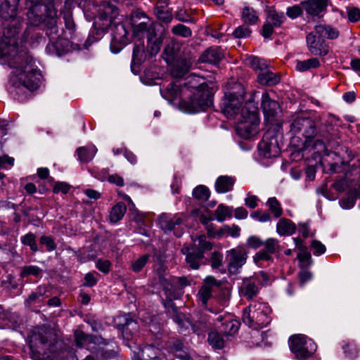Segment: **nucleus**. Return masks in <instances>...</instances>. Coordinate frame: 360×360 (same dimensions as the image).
<instances>
[{
  "label": "nucleus",
  "mask_w": 360,
  "mask_h": 360,
  "mask_svg": "<svg viewBox=\"0 0 360 360\" xmlns=\"http://www.w3.org/2000/svg\"><path fill=\"white\" fill-rule=\"evenodd\" d=\"M0 63L12 69L9 77L11 92L23 101L28 91L39 87L41 74L28 52L19 49L8 37L0 39Z\"/></svg>",
  "instance_id": "nucleus-1"
},
{
  "label": "nucleus",
  "mask_w": 360,
  "mask_h": 360,
  "mask_svg": "<svg viewBox=\"0 0 360 360\" xmlns=\"http://www.w3.org/2000/svg\"><path fill=\"white\" fill-rule=\"evenodd\" d=\"M202 78L191 75L186 79H177L169 83L163 96L170 101L181 98L179 108L188 113L205 110L212 104V96L208 86Z\"/></svg>",
  "instance_id": "nucleus-2"
},
{
  "label": "nucleus",
  "mask_w": 360,
  "mask_h": 360,
  "mask_svg": "<svg viewBox=\"0 0 360 360\" xmlns=\"http://www.w3.org/2000/svg\"><path fill=\"white\" fill-rule=\"evenodd\" d=\"M211 242L206 240L205 235L192 237V244L184 245L181 252L186 255V264L193 269H198L203 263L204 254L212 248Z\"/></svg>",
  "instance_id": "nucleus-3"
},
{
  "label": "nucleus",
  "mask_w": 360,
  "mask_h": 360,
  "mask_svg": "<svg viewBox=\"0 0 360 360\" xmlns=\"http://www.w3.org/2000/svg\"><path fill=\"white\" fill-rule=\"evenodd\" d=\"M269 312V309L265 304L254 302L244 309L242 319L245 324L257 330L271 322Z\"/></svg>",
  "instance_id": "nucleus-4"
},
{
  "label": "nucleus",
  "mask_w": 360,
  "mask_h": 360,
  "mask_svg": "<svg viewBox=\"0 0 360 360\" xmlns=\"http://www.w3.org/2000/svg\"><path fill=\"white\" fill-rule=\"evenodd\" d=\"M236 120V131L241 138L248 139L257 134L259 120L255 110L243 109Z\"/></svg>",
  "instance_id": "nucleus-5"
},
{
  "label": "nucleus",
  "mask_w": 360,
  "mask_h": 360,
  "mask_svg": "<svg viewBox=\"0 0 360 360\" xmlns=\"http://www.w3.org/2000/svg\"><path fill=\"white\" fill-rule=\"evenodd\" d=\"M238 88V95L235 92L226 94L221 103V112L229 119L236 120L243 109H248L246 106L241 108L245 99V90L240 84Z\"/></svg>",
  "instance_id": "nucleus-6"
},
{
  "label": "nucleus",
  "mask_w": 360,
  "mask_h": 360,
  "mask_svg": "<svg viewBox=\"0 0 360 360\" xmlns=\"http://www.w3.org/2000/svg\"><path fill=\"white\" fill-rule=\"evenodd\" d=\"M289 345L291 352L296 359L300 360L311 356L317 348L316 343L311 339L302 334L291 336Z\"/></svg>",
  "instance_id": "nucleus-7"
},
{
  "label": "nucleus",
  "mask_w": 360,
  "mask_h": 360,
  "mask_svg": "<svg viewBox=\"0 0 360 360\" xmlns=\"http://www.w3.org/2000/svg\"><path fill=\"white\" fill-rule=\"evenodd\" d=\"M248 251L244 246L239 245L226 252V260L229 271L236 274L239 269L246 263Z\"/></svg>",
  "instance_id": "nucleus-8"
},
{
  "label": "nucleus",
  "mask_w": 360,
  "mask_h": 360,
  "mask_svg": "<svg viewBox=\"0 0 360 360\" xmlns=\"http://www.w3.org/2000/svg\"><path fill=\"white\" fill-rule=\"evenodd\" d=\"M306 41L308 50L314 56H324L329 52V46L321 35L315 32V30L307 35Z\"/></svg>",
  "instance_id": "nucleus-9"
},
{
  "label": "nucleus",
  "mask_w": 360,
  "mask_h": 360,
  "mask_svg": "<svg viewBox=\"0 0 360 360\" xmlns=\"http://www.w3.org/2000/svg\"><path fill=\"white\" fill-rule=\"evenodd\" d=\"M44 334H46V330L41 329L38 333H34L31 337L30 348L32 357L34 360H41L43 354L46 353L47 338Z\"/></svg>",
  "instance_id": "nucleus-10"
},
{
  "label": "nucleus",
  "mask_w": 360,
  "mask_h": 360,
  "mask_svg": "<svg viewBox=\"0 0 360 360\" xmlns=\"http://www.w3.org/2000/svg\"><path fill=\"white\" fill-rule=\"evenodd\" d=\"M332 129L331 126H323L317 133V136L314 139H311L310 146L306 143L305 147H311L316 150L319 155L327 154L326 147L324 141H328L330 139V129Z\"/></svg>",
  "instance_id": "nucleus-11"
},
{
  "label": "nucleus",
  "mask_w": 360,
  "mask_h": 360,
  "mask_svg": "<svg viewBox=\"0 0 360 360\" xmlns=\"http://www.w3.org/2000/svg\"><path fill=\"white\" fill-rule=\"evenodd\" d=\"M259 290V280L258 278L250 277L243 281L239 293L247 300H252L257 296Z\"/></svg>",
  "instance_id": "nucleus-12"
},
{
  "label": "nucleus",
  "mask_w": 360,
  "mask_h": 360,
  "mask_svg": "<svg viewBox=\"0 0 360 360\" xmlns=\"http://www.w3.org/2000/svg\"><path fill=\"white\" fill-rule=\"evenodd\" d=\"M131 25L136 34L147 32L148 36L151 34L148 29L149 19L146 14L141 11H136L131 14Z\"/></svg>",
  "instance_id": "nucleus-13"
},
{
  "label": "nucleus",
  "mask_w": 360,
  "mask_h": 360,
  "mask_svg": "<svg viewBox=\"0 0 360 360\" xmlns=\"http://www.w3.org/2000/svg\"><path fill=\"white\" fill-rule=\"evenodd\" d=\"M217 285V280L213 276H207L204 280V283L198 293V299L202 305H207V301L212 295V287Z\"/></svg>",
  "instance_id": "nucleus-14"
},
{
  "label": "nucleus",
  "mask_w": 360,
  "mask_h": 360,
  "mask_svg": "<svg viewBox=\"0 0 360 360\" xmlns=\"http://www.w3.org/2000/svg\"><path fill=\"white\" fill-rule=\"evenodd\" d=\"M328 0H309L302 3L307 13L312 16H322L327 8Z\"/></svg>",
  "instance_id": "nucleus-15"
},
{
  "label": "nucleus",
  "mask_w": 360,
  "mask_h": 360,
  "mask_svg": "<svg viewBox=\"0 0 360 360\" xmlns=\"http://www.w3.org/2000/svg\"><path fill=\"white\" fill-rule=\"evenodd\" d=\"M182 221V218L179 215L171 217L165 214H162L159 219L160 227L165 231H174Z\"/></svg>",
  "instance_id": "nucleus-16"
},
{
  "label": "nucleus",
  "mask_w": 360,
  "mask_h": 360,
  "mask_svg": "<svg viewBox=\"0 0 360 360\" xmlns=\"http://www.w3.org/2000/svg\"><path fill=\"white\" fill-rule=\"evenodd\" d=\"M169 1L159 0L155 8L158 19L165 22H169L172 19V10L168 7Z\"/></svg>",
  "instance_id": "nucleus-17"
},
{
  "label": "nucleus",
  "mask_w": 360,
  "mask_h": 360,
  "mask_svg": "<svg viewBox=\"0 0 360 360\" xmlns=\"http://www.w3.org/2000/svg\"><path fill=\"white\" fill-rule=\"evenodd\" d=\"M257 81L263 85L274 86L280 82V76L269 70L266 67L258 74Z\"/></svg>",
  "instance_id": "nucleus-18"
},
{
  "label": "nucleus",
  "mask_w": 360,
  "mask_h": 360,
  "mask_svg": "<svg viewBox=\"0 0 360 360\" xmlns=\"http://www.w3.org/2000/svg\"><path fill=\"white\" fill-rule=\"evenodd\" d=\"M19 0H4L1 4L0 13L6 20L13 18L16 15L17 3Z\"/></svg>",
  "instance_id": "nucleus-19"
},
{
  "label": "nucleus",
  "mask_w": 360,
  "mask_h": 360,
  "mask_svg": "<svg viewBox=\"0 0 360 360\" xmlns=\"http://www.w3.org/2000/svg\"><path fill=\"white\" fill-rule=\"evenodd\" d=\"M262 108L264 114L270 117L274 116L278 108V103L271 100L267 93H264L262 96Z\"/></svg>",
  "instance_id": "nucleus-20"
},
{
  "label": "nucleus",
  "mask_w": 360,
  "mask_h": 360,
  "mask_svg": "<svg viewBox=\"0 0 360 360\" xmlns=\"http://www.w3.org/2000/svg\"><path fill=\"white\" fill-rule=\"evenodd\" d=\"M235 184V179L228 176H221L215 182V189L219 193H227L232 190Z\"/></svg>",
  "instance_id": "nucleus-21"
},
{
  "label": "nucleus",
  "mask_w": 360,
  "mask_h": 360,
  "mask_svg": "<svg viewBox=\"0 0 360 360\" xmlns=\"http://www.w3.org/2000/svg\"><path fill=\"white\" fill-rule=\"evenodd\" d=\"M223 58V53L217 48H210L206 50L200 56V60L202 63H208L211 64L218 63Z\"/></svg>",
  "instance_id": "nucleus-22"
},
{
  "label": "nucleus",
  "mask_w": 360,
  "mask_h": 360,
  "mask_svg": "<svg viewBox=\"0 0 360 360\" xmlns=\"http://www.w3.org/2000/svg\"><path fill=\"white\" fill-rule=\"evenodd\" d=\"M97 148L94 145L79 147L77 149L79 160L82 163H88L91 161L97 153Z\"/></svg>",
  "instance_id": "nucleus-23"
},
{
  "label": "nucleus",
  "mask_w": 360,
  "mask_h": 360,
  "mask_svg": "<svg viewBox=\"0 0 360 360\" xmlns=\"http://www.w3.org/2000/svg\"><path fill=\"white\" fill-rule=\"evenodd\" d=\"M175 321L179 325V330L181 333H186L187 330H190L191 328L194 333H196L198 335H200L207 328V326L203 325L202 328L201 329L198 326L197 323L193 324L189 320L181 319L179 316L176 318Z\"/></svg>",
  "instance_id": "nucleus-24"
},
{
  "label": "nucleus",
  "mask_w": 360,
  "mask_h": 360,
  "mask_svg": "<svg viewBox=\"0 0 360 360\" xmlns=\"http://www.w3.org/2000/svg\"><path fill=\"white\" fill-rule=\"evenodd\" d=\"M258 147L259 150H264V155L268 158L276 157L280 153V149L276 140H274V142L272 141L268 142L263 139L259 143Z\"/></svg>",
  "instance_id": "nucleus-25"
},
{
  "label": "nucleus",
  "mask_w": 360,
  "mask_h": 360,
  "mask_svg": "<svg viewBox=\"0 0 360 360\" xmlns=\"http://www.w3.org/2000/svg\"><path fill=\"white\" fill-rule=\"evenodd\" d=\"M295 224L290 219L285 218L280 219L276 226L277 233L281 236H290L295 233Z\"/></svg>",
  "instance_id": "nucleus-26"
},
{
  "label": "nucleus",
  "mask_w": 360,
  "mask_h": 360,
  "mask_svg": "<svg viewBox=\"0 0 360 360\" xmlns=\"http://www.w3.org/2000/svg\"><path fill=\"white\" fill-rule=\"evenodd\" d=\"M127 211V207L124 202H120L114 205L109 214V221L112 224H115L120 221L124 216Z\"/></svg>",
  "instance_id": "nucleus-27"
},
{
  "label": "nucleus",
  "mask_w": 360,
  "mask_h": 360,
  "mask_svg": "<svg viewBox=\"0 0 360 360\" xmlns=\"http://www.w3.org/2000/svg\"><path fill=\"white\" fill-rule=\"evenodd\" d=\"M115 23L117 24L116 28L118 31H120V33L113 34L112 41L110 44V49L112 53H117L121 50L122 47H117L115 46V44L117 42L124 41L127 35V32L124 25L122 24H120V22Z\"/></svg>",
  "instance_id": "nucleus-28"
},
{
  "label": "nucleus",
  "mask_w": 360,
  "mask_h": 360,
  "mask_svg": "<svg viewBox=\"0 0 360 360\" xmlns=\"http://www.w3.org/2000/svg\"><path fill=\"white\" fill-rule=\"evenodd\" d=\"M146 59L144 44L142 41L136 42L133 49L132 66L141 65Z\"/></svg>",
  "instance_id": "nucleus-29"
},
{
  "label": "nucleus",
  "mask_w": 360,
  "mask_h": 360,
  "mask_svg": "<svg viewBox=\"0 0 360 360\" xmlns=\"http://www.w3.org/2000/svg\"><path fill=\"white\" fill-rule=\"evenodd\" d=\"M315 32L321 37L330 39H337L339 36V31L330 25H318L315 26Z\"/></svg>",
  "instance_id": "nucleus-30"
},
{
  "label": "nucleus",
  "mask_w": 360,
  "mask_h": 360,
  "mask_svg": "<svg viewBox=\"0 0 360 360\" xmlns=\"http://www.w3.org/2000/svg\"><path fill=\"white\" fill-rule=\"evenodd\" d=\"M184 348L185 347L180 340H172L169 342V351L182 359H186L188 357Z\"/></svg>",
  "instance_id": "nucleus-31"
},
{
  "label": "nucleus",
  "mask_w": 360,
  "mask_h": 360,
  "mask_svg": "<svg viewBox=\"0 0 360 360\" xmlns=\"http://www.w3.org/2000/svg\"><path fill=\"white\" fill-rule=\"evenodd\" d=\"M342 349L345 356L349 359L356 358L359 352V349L354 341L349 340L342 341Z\"/></svg>",
  "instance_id": "nucleus-32"
},
{
  "label": "nucleus",
  "mask_w": 360,
  "mask_h": 360,
  "mask_svg": "<svg viewBox=\"0 0 360 360\" xmlns=\"http://www.w3.org/2000/svg\"><path fill=\"white\" fill-rule=\"evenodd\" d=\"M320 66V62L316 58H311L305 60L296 61V70L299 72H305Z\"/></svg>",
  "instance_id": "nucleus-33"
},
{
  "label": "nucleus",
  "mask_w": 360,
  "mask_h": 360,
  "mask_svg": "<svg viewBox=\"0 0 360 360\" xmlns=\"http://www.w3.org/2000/svg\"><path fill=\"white\" fill-rule=\"evenodd\" d=\"M312 119L305 117H297L291 124L290 131L294 134H298L302 131L303 127H311Z\"/></svg>",
  "instance_id": "nucleus-34"
},
{
  "label": "nucleus",
  "mask_w": 360,
  "mask_h": 360,
  "mask_svg": "<svg viewBox=\"0 0 360 360\" xmlns=\"http://www.w3.org/2000/svg\"><path fill=\"white\" fill-rule=\"evenodd\" d=\"M286 18L283 13L276 12L275 10L269 9L267 13V21L275 27H280Z\"/></svg>",
  "instance_id": "nucleus-35"
},
{
  "label": "nucleus",
  "mask_w": 360,
  "mask_h": 360,
  "mask_svg": "<svg viewBox=\"0 0 360 360\" xmlns=\"http://www.w3.org/2000/svg\"><path fill=\"white\" fill-rule=\"evenodd\" d=\"M216 219L218 221L222 222L226 218H231L232 216V210L228 206L220 204L214 211Z\"/></svg>",
  "instance_id": "nucleus-36"
},
{
  "label": "nucleus",
  "mask_w": 360,
  "mask_h": 360,
  "mask_svg": "<svg viewBox=\"0 0 360 360\" xmlns=\"http://www.w3.org/2000/svg\"><path fill=\"white\" fill-rule=\"evenodd\" d=\"M242 18L246 24H255L258 20V15L256 11L250 7H245L242 12Z\"/></svg>",
  "instance_id": "nucleus-37"
},
{
  "label": "nucleus",
  "mask_w": 360,
  "mask_h": 360,
  "mask_svg": "<svg viewBox=\"0 0 360 360\" xmlns=\"http://www.w3.org/2000/svg\"><path fill=\"white\" fill-rule=\"evenodd\" d=\"M207 341L209 344L216 349H221L224 346V340L222 336L216 331H212L209 333Z\"/></svg>",
  "instance_id": "nucleus-38"
},
{
  "label": "nucleus",
  "mask_w": 360,
  "mask_h": 360,
  "mask_svg": "<svg viewBox=\"0 0 360 360\" xmlns=\"http://www.w3.org/2000/svg\"><path fill=\"white\" fill-rule=\"evenodd\" d=\"M266 205L275 218H278L283 214V209L281 203L275 197L268 199Z\"/></svg>",
  "instance_id": "nucleus-39"
},
{
  "label": "nucleus",
  "mask_w": 360,
  "mask_h": 360,
  "mask_svg": "<svg viewBox=\"0 0 360 360\" xmlns=\"http://www.w3.org/2000/svg\"><path fill=\"white\" fill-rule=\"evenodd\" d=\"M193 197L200 201H207L210 195L209 189L204 185L196 186L193 191Z\"/></svg>",
  "instance_id": "nucleus-40"
},
{
  "label": "nucleus",
  "mask_w": 360,
  "mask_h": 360,
  "mask_svg": "<svg viewBox=\"0 0 360 360\" xmlns=\"http://www.w3.org/2000/svg\"><path fill=\"white\" fill-rule=\"evenodd\" d=\"M48 291L47 287L44 285L39 286L36 291L32 292L28 297L27 300V303L28 304H32L40 300V298L42 297L46 292Z\"/></svg>",
  "instance_id": "nucleus-41"
},
{
  "label": "nucleus",
  "mask_w": 360,
  "mask_h": 360,
  "mask_svg": "<svg viewBox=\"0 0 360 360\" xmlns=\"http://www.w3.org/2000/svg\"><path fill=\"white\" fill-rule=\"evenodd\" d=\"M271 259V255L264 249L257 252L253 257V261L255 264H256L258 266L260 267L264 266V262H269Z\"/></svg>",
  "instance_id": "nucleus-42"
},
{
  "label": "nucleus",
  "mask_w": 360,
  "mask_h": 360,
  "mask_svg": "<svg viewBox=\"0 0 360 360\" xmlns=\"http://www.w3.org/2000/svg\"><path fill=\"white\" fill-rule=\"evenodd\" d=\"M20 241L23 245L29 246L32 251L35 252L39 250L37 245L36 236L34 233H28L22 236L20 238Z\"/></svg>",
  "instance_id": "nucleus-43"
},
{
  "label": "nucleus",
  "mask_w": 360,
  "mask_h": 360,
  "mask_svg": "<svg viewBox=\"0 0 360 360\" xmlns=\"http://www.w3.org/2000/svg\"><path fill=\"white\" fill-rule=\"evenodd\" d=\"M161 43V41L152 36V34L148 36V51L150 52L151 56L155 55L159 52Z\"/></svg>",
  "instance_id": "nucleus-44"
},
{
  "label": "nucleus",
  "mask_w": 360,
  "mask_h": 360,
  "mask_svg": "<svg viewBox=\"0 0 360 360\" xmlns=\"http://www.w3.org/2000/svg\"><path fill=\"white\" fill-rule=\"evenodd\" d=\"M150 257V255L146 254L134 260L131 265V270L136 273L141 271L148 263Z\"/></svg>",
  "instance_id": "nucleus-45"
},
{
  "label": "nucleus",
  "mask_w": 360,
  "mask_h": 360,
  "mask_svg": "<svg viewBox=\"0 0 360 360\" xmlns=\"http://www.w3.org/2000/svg\"><path fill=\"white\" fill-rule=\"evenodd\" d=\"M172 32L176 36L184 38L190 37L192 35L191 30L188 27L182 24H178L173 26L172 28Z\"/></svg>",
  "instance_id": "nucleus-46"
},
{
  "label": "nucleus",
  "mask_w": 360,
  "mask_h": 360,
  "mask_svg": "<svg viewBox=\"0 0 360 360\" xmlns=\"http://www.w3.org/2000/svg\"><path fill=\"white\" fill-rule=\"evenodd\" d=\"M264 250L271 255L281 250L279 242L278 240L270 238L264 242Z\"/></svg>",
  "instance_id": "nucleus-47"
},
{
  "label": "nucleus",
  "mask_w": 360,
  "mask_h": 360,
  "mask_svg": "<svg viewBox=\"0 0 360 360\" xmlns=\"http://www.w3.org/2000/svg\"><path fill=\"white\" fill-rule=\"evenodd\" d=\"M103 7V12L105 15L104 18L108 19L111 23H113L118 14L117 8L110 3H106Z\"/></svg>",
  "instance_id": "nucleus-48"
},
{
  "label": "nucleus",
  "mask_w": 360,
  "mask_h": 360,
  "mask_svg": "<svg viewBox=\"0 0 360 360\" xmlns=\"http://www.w3.org/2000/svg\"><path fill=\"white\" fill-rule=\"evenodd\" d=\"M246 63L252 67L255 70L262 71L264 68H266V63L262 60L257 57L250 56L246 59Z\"/></svg>",
  "instance_id": "nucleus-49"
},
{
  "label": "nucleus",
  "mask_w": 360,
  "mask_h": 360,
  "mask_svg": "<svg viewBox=\"0 0 360 360\" xmlns=\"http://www.w3.org/2000/svg\"><path fill=\"white\" fill-rule=\"evenodd\" d=\"M306 139V143L310 146L311 139H314L317 136V131L316 129V124L314 121L312 120V124L311 127H303V129L301 131Z\"/></svg>",
  "instance_id": "nucleus-50"
},
{
  "label": "nucleus",
  "mask_w": 360,
  "mask_h": 360,
  "mask_svg": "<svg viewBox=\"0 0 360 360\" xmlns=\"http://www.w3.org/2000/svg\"><path fill=\"white\" fill-rule=\"evenodd\" d=\"M297 259L300 262V266L307 267L310 266L312 263L311 256L309 252L307 251V249L304 250L297 255Z\"/></svg>",
  "instance_id": "nucleus-51"
},
{
  "label": "nucleus",
  "mask_w": 360,
  "mask_h": 360,
  "mask_svg": "<svg viewBox=\"0 0 360 360\" xmlns=\"http://www.w3.org/2000/svg\"><path fill=\"white\" fill-rule=\"evenodd\" d=\"M41 269L37 266H25L22 268V271L20 275L22 277H26L29 275H32L34 276H38L41 274Z\"/></svg>",
  "instance_id": "nucleus-52"
},
{
  "label": "nucleus",
  "mask_w": 360,
  "mask_h": 360,
  "mask_svg": "<svg viewBox=\"0 0 360 360\" xmlns=\"http://www.w3.org/2000/svg\"><path fill=\"white\" fill-rule=\"evenodd\" d=\"M176 20L184 22H193L194 19L191 17V13L185 9H179L175 13Z\"/></svg>",
  "instance_id": "nucleus-53"
},
{
  "label": "nucleus",
  "mask_w": 360,
  "mask_h": 360,
  "mask_svg": "<svg viewBox=\"0 0 360 360\" xmlns=\"http://www.w3.org/2000/svg\"><path fill=\"white\" fill-rule=\"evenodd\" d=\"M222 325L224 326L223 330L229 335L236 333L239 328L238 323L231 319L226 320L225 323H223Z\"/></svg>",
  "instance_id": "nucleus-54"
},
{
  "label": "nucleus",
  "mask_w": 360,
  "mask_h": 360,
  "mask_svg": "<svg viewBox=\"0 0 360 360\" xmlns=\"http://www.w3.org/2000/svg\"><path fill=\"white\" fill-rule=\"evenodd\" d=\"M251 30L245 25H241L238 27L234 32L233 35L236 38H245L250 35Z\"/></svg>",
  "instance_id": "nucleus-55"
},
{
  "label": "nucleus",
  "mask_w": 360,
  "mask_h": 360,
  "mask_svg": "<svg viewBox=\"0 0 360 360\" xmlns=\"http://www.w3.org/2000/svg\"><path fill=\"white\" fill-rule=\"evenodd\" d=\"M117 319L119 321L118 326L123 330H127V328L131 324L136 325V323L129 318V315L119 316Z\"/></svg>",
  "instance_id": "nucleus-56"
},
{
  "label": "nucleus",
  "mask_w": 360,
  "mask_h": 360,
  "mask_svg": "<svg viewBox=\"0 0 360 360\" xmlns=\"http://www.w3.org/2000/svg\"><path fill=\"white\" fill-rule=\"evenodd\" d=\"M96 266L103 274H108L110 271L111 262L107 259H99L96 261Z\"/></svg>",
  "instance_id": "nucleus-57"
},
{
  "label": "nucleus",
  "mask_w": 360,
  "mask_h": 360,
  "mask_svg": "<svg viewBox=\"0 0 360 360\" xmlns=\"http://www.w3.org/2000/svg\"><path fill=\"white\" fill-rule=\"evenodd\" d=\"M40 243L46 245L48 251L51 252L56 248V244L50 236H43L40 238Z\"/></svg>",
  "instance_id": "nucleus-58"
},
{
  "label": "nucleus",
  "mask_w": 360,
  "mask_h": 360,
  "mask_svg": "<svg viewBox=\"0 0 360 360\" xmlns=\"http://www.w3.org/2000/svg\"><path fill=\"white\" fill-rule=\"evenodd\" d=\"M223 255L218 252H214L211 255V266L213 269L219 268L222 264Z\"/></svg>",
  "instance_id": "nucleus-59"
},
{
  "label": "nucleus",
  "mask_w": 360,
  "mask_h": 360,
  "mask_svg": "<svg viewBox=\"0 0 360 360\" xmlns=\"http://www.w3.org/2000/svg\"><path fill=\"white\" fill-rule=\"evenodd\" d=\"M143 354H146L150 360H161L157 355L159 353V350L153 346H148L145 347L143 351Z\"/></svg>",
  "instance_id": "nucleus-60"
},
{
  "label": "nucleus",
  "mask_w": 360,
  "mask_h": 360,
  "mask_svg": "<svg viewBox=\"0 0 360 360\" xmlns=\"http://www.w3.org/2000/svg\"><path fill=\"white\" fill-rule=\"evenodd\" d=\"M96 271H92L86 274L84 276V285L92 287L96 285L98 280L96 278V275H97Z\"/></svg>",
  "instance_id": "nucleus-61"
},
{
  "label": "nucleus",
  "mask_w": 360,
  "mask_h": 360,
  "mask_svg": "<svg viewBox=\"0 0 360 360\" xmlns=\"http://www.w3.org/2000/svg\"><path fill=\"white\" fill-rule=\"evenodd\" d=\"M311 248L314 250V255L319 256L326 252V247L320 241L314 240L311 242Z\"/></svg>",
  "instance_id": "nucleus-62"
},
{
  "label": "nucleus",
  "mask_w": 360,
  "mask_h": 360,
  "mask_svg": "<svg viewBox=\"0 0 360 360\" xmlns=\"http://www.w3.org/2000/svg\"><path fill=\"white\" fill-rule=\"evenodd\" d=\"M70 189V185H68V184H66L65 182L58 181V182L56 183V184L53 187V191L55 193L61 192L63 194H66L69 192Z\"/></svg>",
  "instance_id": "nucleus-63"
},
{
  "label": "nucleus",
  "mask_w": 360,
  "mask_h": 360,
  "mask_svg": "<svg viewBox=\"0 0 360 360\" xmlns=\"http://www.w3.org/2000/svg\"><path fill=\"white\" fill-rule=\"evenodd\" d=\"M349 186L347 179L337 180L333 184V188L338 192H343Z\"/></svg>",
  "instance_id": "nucleus-64"
}]
</instances>
